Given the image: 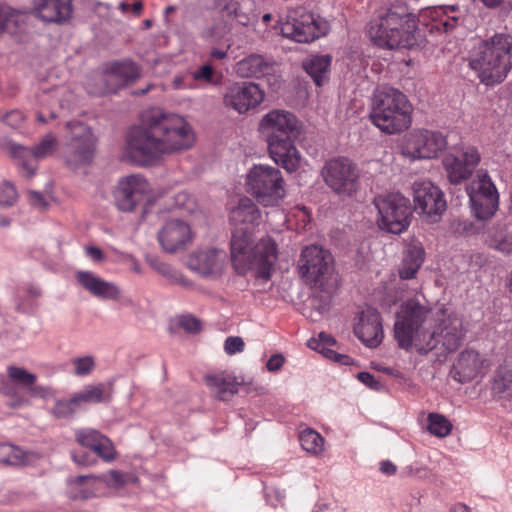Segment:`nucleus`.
Listing matches in <instances>:
<instances>
[{"instance_id": "obj_1", "label": "nucleus", "mask_w": 512, "mask_h": 512, "mask_svg": "<svg viewBox=\"0 0 512 512\" xmlns=\"http://www.w3.org/2000/svg\"><path fill=\"white\" fill-rule=\"evenodd\" d=\"M195 137L186 120L160 108L146 110L126 137V154L136 164L150 165L163 155L189 149Z\"/></svg>"}, {"instance_id": "obj_2", "label": "nucleus", "mask_w": 512, "mask_h": 512, "mask_svg": "<svg viewBox=\"0 0 512 512\" xmlns=\"http://www.w3.org/2000/svg\"><path fill=\"white\" fill-rule=\"evenodd\" d=\"M258 130L266 139L272 160L287 172H295L301 163V155L295 147L301 133L297 117L289 111L274 109L262 117Z\"/></svg>"}, {"instance_id": "obj_3", "label": "nucleus", "mask_w": 512, "mask_h": 512, "mask_svg": "<svg viewBox=\"0 0 512 512\" xmlns=\"http://www.w3.org/2000/svg\"><path fill=\"white\" fill-rule=\"evenodd\" d=\"M230 255L239 275L255 269L256 277L269 280L278 256L277 245L269 237L254 244L252 227L241 226L232 232Z\"/></svg>"}, {"instance_id": "obj_4", "label": "nucleus", "mask_w": 512, "mask_h": 512, "mask_svg": "<svg viewBox=\"0 0 512 512\" xmlns=\"http://www.w3.org/2000/svg\"><path fill=\"white\" fill-rule=\"evenodd\" d=\"M431 309L416 299L404 301L396 313L394 338L398 347L409 351L413 347L420 354H427L439 345L436 331L427 328Z\"/></svg>"}, {"instance_id": "obj_5", "label": "nucleus", "mask_w": 512, "mask_h": 512, "mask_svg": "<svg viewBox=\"0 0 512 512\" xmlns=\"http://www.w3.org/2000/svg\"><path fill=\"white\" fill-rule=\"evenodd\" d=\"M468 60L481 83L487 86L501 83L512 68V35L497 33L482 41Z\"/></svg>"}, {"instance_id": "obj_6", "label": "nucleus", "mask_w": 512, "mask_h": 512, "mask_svg": "<svg viewBox=\"0 0 512 512\" xmlns=\"http://www.w3.org/2000/svg\"><path fill=\"white\" fill-rule=\"evenodd\" d=\"M416 32L417 18L403 3L391 5L368 30L376 45L388 49L412 48L417 44Z\"/></svg>"}, {"instance_id": "obj_7", "label": "nucleus", "mask_w": 512, "mask_h": 512, "mask_svg": "<svg viewBox=\"0 0 512 512\" xmlns=\"http://www.w3.org/2000/svg\"><path fill=\"white\" fill-rule=\"evenodd\" d=\"M411 106L408 99L398 89L378 88L372 98L370 119L382 132L396 134L411 124Z\"/></svg>"}, {"instance_id": "obj_8", "label": "nucleus", "mask_w": 512, "mask_h": 512, "mask_svg": "<svg viewBox=\"0 0 512 512\" xmlns=\"http://www.w3.org/2000/svg\"><path fill=\"white\" fill-rule=\"evenodd\" d=\"M248 191L263 206H274L286 196L281 171L270 165H254L246 177Z\"/></svg>"}, {"instance_id": "obj_9", "label": "nucleus", "mask_w": 512, "mask_h": 512, "mask_svg": "<svg viewBox=\"0 0 512 512\" xmlns=\"http://www.w3.org/2000/svg\"><path fill=\"white\" fill-rule=\"evenodd\" d=\"M378 211L377 224L381 230L401 234L410 225L412 207L408 198L400 193H389L375 197Z\"/></svg>"}, {"instance_id": "obj_10", "label": "nucleus", "mask_w": 512, "mask_h": 512, "mask_svg": "<svg viewBox=\"0 0 512 512\" xmlns=\"http://www.w3.org/2000/svg\"><path fill=\"white\" fill-rule=\"evenodd\" d=\"M297 269L306 285L323 288L334 271V258L329 250L321 246H306L300 253Z\"/></svg>"}, {"instance_id": "obj_11", "label": "nucleus", "mask_w": 512, "mask_h": 512, "mask_svg": "<svg viewBox=\"0 0 512 512\" xmlns=\"http://www.w3.org/2000/svg\"><path fill=\"white\" fill-rule=\"evenodd\" d=\"M71 137L63 147L65 164L71 169L90 165L96 152L97 139L91 128L80 122H68Z\"/></svg>"}, {"instance_id": "obj_12", "label": "nucleus", "mask_w": 512, "mask_h": 512, "mask_svg": "<svg viewBox=\"0 0 512 512\" xmlns=\"http://www.w3.org/2000/svg\"><path fill=\"white\" fill-rule=\"evenodd\" d=\"M471 209L476 218H491L498 209L499 194L488 173L477 170L475 178L466 187Z\"/></svg>"}, {"instance_id": "obj_13", "label": "nucleus", "mask_w": 512, "mask_h": 512, "mask_svg": "<svg viewBox=\"0 0 512 512\" xmlns=\"http://www.w3.org/2000/svg\"><path fill=\"white\" fill-rule=\"evenodd\" d=\"M326 185L336 194L351 196L358 188L359 173L356 165L348 158H333L321 170Z\"/></svg>"}, {"instance_id": "obj_14", "label": "nucleus", "mask_w": 512, "mask_h": 512, "mask_svg": "<svg viewBox=\"0 0 512 512\" xmlns=\"http://www.w3.org/2000/svg\"><path fill=\"white\" fill-rule=\"evenodd\" d=\"M446 146V138L440 132L415 130L405 137L402 154L412 160L432 159L437 157Z\"/></svg>"}, {"instance_id": "obj_15", "label": "nucleus", "mask_w": 512, "mask_h": 512, "mask_svg": "<svg viewBox=\"0 0 512 512\" xmlns=\"http://www.w3.org/2000/svg\"><path fill=\"white\" fill-rule=\"evenodd\" d=\"M280 32L298 43H309L325 34L314 15L302 8L291 11L285 22L280 23Z\"/></svg>"}, {"instance_id": "obj_16", "label": "nucleus", "mask_w": 512, "mask_h": 512, "mask_svg": "<svg viewBox=\"0 0 512 512\" xmlns=\"http://www.w3.org/2000/svg\"><path fill=\"white\" fill-rule=\"evenodd\" d=\"M57 146L58 140L56 136L52 133H47L33 148H28L15 142H8L7 150L13 158L18 159L19 165L25 171V176L31 178L37 169V165L34 162L52 155Z\"/></svg>"}, {"instance_id": "obj_17", "label": "nucleus", "mask_w": 512, "mask_h": 512, "mask_svg": "<svg viewBox=\"0 0 512 512\" xmlns=\"http://www.w3.org/2000/svg\"><path fill=\"white\" fill-rule=\"evenodd\" d=\"M157 240L162 250L169 254L182 252L192 243L190 225L180 218H168L157 232Z\"/></svg>"}, {"instance_id": "obj_18", "label": "nucleus", "mask_w": 512, "mask_h": 512, "mask_svg": "<svg viewBox=\"0 0 512 512\" xmlns=\"http://www.w3.org/2000/svg\"><path fill=\"white\" fill-rule=\"evenodd\" d=\"M414 202L415 210L430 222H437L447 206L443 192L428 181L415 184Z\"/></svg>"}, {"instance_id": "obj_19", "label": "nucleus", "mask_w": 512, "mask_h": 512, "mask_svg": "<svg viewBox=\"0 0 512 512\" xmlns=\"http://www.w3.org/2000/svg\"><path fill=\"white\" fill-rule=\"evenodd\" d=\"M264 99V92L253 82H236L227 87L223 103L238 113H245L258 106Z\"/></svg>"}, {"instance_id": "obj_20", "label": "nucleus", "mask_w": 512, "mask_h": 512, "mask_svg": "<svg viewBox=\"0 0 512 512\" xmlns=\"http://www.w3.org/2000/svg\"><path fill=\"white\" fill-rule=\"evenodd\" d=\"M481 157L474 147H467L458 155L448 154L443 159V166L451 184H460L467 180L480 163Z\"/></svg>"}, {"instance_id": "obj_21", "label": "nucleus", "mask_w": 512, "mask_h": 512, "mask_svg": "<svg viewBox=\"0 0 512 512\" xmlns=\"http://www.w3.org/2000/svg\"><path fill=\"white\" fill-rule=\"evenodd\" d=\"M149 186L140 175H130L118 182L114 192L115 204L119 210L131 212L143 200Z\"/></svg>"}, {"instance_id": "obj_22", "label": "nucleus", "mask_w": 512, "mask_h": 512, "mask_svg": "<svg viewBox=\"0 0 512 512\" xmlns=\"http://www.w3.org/2000/svg\"><path fill=\"white\" fill-rule=\"evenodd\" d=\"M226 260L224 250L205 248L191 253L187 260L188 267L202 276L219 274Z\"/></svg>"}, {"instance_id": "obj_23", "label": "nucleus", "mask_w": 512, "mask_h": 512, "mask_svg": "<svg viewBox=\"0 0 512 512\" xmlns=\"http://www.w3.org/2000/svg\"><path fill=\"white\" fill-rule=\"evenodd\" d=\"M33 14L47 23H67L73 13V0H32Z\"/></svg>"}, {"instance_id": "obj_24", "label": "nucleus", "mask_w": 512, "mask_h": 512, "mask_svg": "<svg viewBox=\"0 0 512 512\" xmlns=\"http://www.w3.org/2000/svg\"><path fill=\"white\" fill-rule=\"evenodd\" d=\"M355 335L368 347H377L383 339L382 321L379 312L367 307L354 326Z\"/></svg>"}, {"instance_id": "obj_25", "label": "nucleus", "mask_w": 512, "mask_h": 512, "mask_svg": "<svg viewBox=\"0 0 512 512\" xmlns=\"http://www.w3.org/2000/svg\"><path fill=\"white\" fill-rule=\"evenodd\" d=\"M488 368V363L477 351L467 349L462 351L457 361L453 364L451 375L461 383L471 381L483 374Z\"/></svg>"}, {"instance_id": "obj_26", "label": "nucleus", "mask_w": 512, "mask_h": 512, "mask_svg": "<svg viewBox=\"0 0 512 512\" xmlns=\"http://www.w3.org/2000/svg\"><path fill=\"white\" fill-rule=\"evenodd\" d=\"M440 319L436 331V339L441 343L444 351L451 353L456 351L462 344L465 336L462 320L455 314H448Z\"/></svg>"}, {"instance_id": "obj_27", "label": "nucleus", "mask_w": 512, "mask_h": 512, "mask_svg": "<svg viewBox=\"0 0 512 512\" xmlns=\"http://www.w3.org/2000/svg\"><path fill=\"white\" fill-rule=\"evenodd\" d=\"M75 278L79 285L97 298L115 301L120 299L121 290L116 284L105 281L90 271L79 270L75 273Z\"/></svg>"}, {"instance_id": "obj_28", "label": "nucleus", "mask_w": 512, "mask_h": 512, "mask_svg": "<svg viewBox=\"0 0 512 512\" xmlns=\"http://www.w3.org/2000/svg\"><path fill=\"white\" fill-rule=\"evenodd\" d=\"M75 437L81 446L89 448L104 461H112L117 457L110 439L95 429H79L75 432Z\"/></svg>"}, {"instance_id": "obj_29", "label": "nucleus", "mask_w": 512, "mask_h": 512, "mask_svg": "<svg viewBox=\"0 0 512 512\" xmlns=\"http://www.w3.org/2000/svg\"><path fill=\"white\" fill-rule=\"evenodd\" d=\"M274 61L271 57L251 54L236 64V72L243 78H259L273 72Z\"/></svg>"}, {"instance_id": "obj_30", "label": "nucleus", "mask_w": 512, "mask_h": 512, "mask_svg": "<svg viewBox=\"0 0 512 512\" xmlns=\"http://www.w3.org/2000/svg\"><path fill=\"white\" fill-rule=\"evenodd\" d=\"M140 77V70L132 61L115 62L106 73V81L121 88L134 83Z\"/></svg>"}, {"instance_id": "obj_31", "label": "nucleus", "mask_w": 512, "mask_h": 512, "mask_svg": "<svg viewBox=\"0 0 512 512\" xmlns=\"http://www.w3.org/2000/svg\"><path fill=\"white\" fill-rule=\"evenodd\" d=\"M204 379L214 396L221 401L229 400L238 392L239 383L229 373L222 372L215 375H206Z\"/></svg>"}, {"instance_id": "obj_32", "label": "nucleus", "mask_w": 512, "mask_h": 512, "mask_svg": "<svg viewBox=\"0 0 512 512\" xmlns=\"http://www.w3.org/2000/svg\"><path fill=\"white\" fill-rule=\"evenodd\" d=\"M425 252L422 245L413 242L404 251V257L399 268L401 279H412L424 262Z\"/></svg>"}, {"instance_id": "obj_33", "label": "nucleus", "mask_w": 512, "mask_h": 512, "mask_svg": "<svg viewBox=\"0 0 512 512\" xmlns=\"http://www.w3.org/2000/svg\"><path fill=\"white\" fill-rule=\"evenodd\" d=\"M331 59L330 55H311L303 61V69L317 86H322L328 80Z\"/></svg>"}, {"instance_id": "obj_34", "label": "nucleus", "mask_w": 512, "mask_h": 512, "mask_svg": "<svg viewBox=\"0 0 512 512\" xmlns=\"http://www.w3.org/2000/svg\"><path fill=\"white\" fill-rule=\"evenodd\" d=\"M434 15L439 18L435 27L446 33L452 32L463 23L464 11L458 5H443L434 8Z\"/></svg>"}, {"instance_id": "obj_35", "label": "nucleus", "mask_w": 512, "mask_h": 512, "mask_svg": "<svg viewBox=\"0 0 512 512\" xmlns=\"http://www.w3.org/2000/svg\"><path fill=\"white\" fill-rule=\"evenodd\" d=\"M492 392L500 398L512 399V360H506L496 370Z\"/></svg>"}, {"instance_id": "obj_36", "label": "nucleus", "mask_w": 512, "mask_h": 512, "mask_svg": "<svg viewBox=\"0 0 512 512\" xmlns=\"http://www.w3.org/2000/svg\"><path fill=\"white\" fill-rule=\"evenodd\" d=\"M260 217L256 205L249 198H241L238 205L230 212V221L235 224L249 226L254 224Z\"/></svg>"}, {"instance_id": "obj_37", "label": "nucleus", "mask_w": 512, "mask_h": 512, "mask_svg": "<svg viewBox=\"0 0 512 512\" xmlns=\"http://www.w3.org/2000/svg\"><path fill=\"white\" fill-rule=\"evenodd\" d=\"M96 480L95 475L77 476L68 479V495L73 500H86L94 496V488L90 482Z\"/></svg>"}, {"instance_id": "obj_38", "label": "nucleus", "mask_w": 512, "mask_h": 512, "mask_svg": "<svg viewBox=\"0 0 512 512\" xmlns=\"http://www.w3.org/2000/svg\"><path fill=\"white\" fill-rule=\"evenodd\" d=\"M26 15L9 6H0V34H15L24 24Z\"/></svg>"}, {"instance_id": "obj_39", "label": "nucleus", "mask_w": 512, "mask_h": 512, "mask_svg": "<svg viewBox=\"0 0 512 512\" xmlns=\"http://www.w3.org/2000/svg\"><path fill=\"white\" fill-rule=\"evenodd\" d=\"M79 407L85 403H104L112 398V388L106 390L104 384L89 385L82 391L74 394Z\"/></svg>"}, {"instance_id": "obj_40", "label": "nucleus", "mask_w": 512, "mask_h": 512, "mask_svg": "<svg viewBox=\"0 0 512 512\" xmlns=\"http://www.w3.org/2000/svg\"><path fill=\"white\" fill-rule=\"evenodd\" d=\"M299 441L304 450L312 454H319L323 451L324 440L315 430L306 428L299 434Z\"/></svg>"}, {"instance_id": "obj_41", "label": "nucleus", "mask_w": 512, "mask_h": 512, "mask_svg": "<svg viewBox=\"0 0 512 512\" xmlns=\"http://www.w3.org/2000/svg\"><path fill=\"white\" fill-rule=\"evenodd\" d=\"M427 429L431 434L443 438L450 434L452 424L445 416L438 413H430L428 415Z\"/></svg>"}, {"instance_id": "obj_42", "label": "nucleus", "mask_w": 512, "mask_h": 512, "mask_svg": "<svg viewBox=\"0 0 512 512\" xmlns=\"http://www.w3.org/2000/svg\"><path fill=\"white\" fill-rule=\"evenodd\" d=\"M25 461V454L18 447L0 443V464L19 466Z\"/></svg>"}, {"instance_id": "obj_43", "label": "nucleus", "mask_w": 512, "mask_h": 512, "mask_svg": "<svg viewBox=\"0 0 512 512\" xmlns=\"http://www.w3.org/2000/svg\"><path fill=\"white\" fill-rule=\"evenodd\" d=\"M80 409L74 395L70 399H59L51 409V414L58 419H69L74 417Z\"/></svg>"}, {"instance_id": "obj_44", "label": "nucleus", "mask_w": 512, "mask_h": 512, "mask_svg": "<svg viewBox=\"0 0 512 512\" xmlns=\"http://www.w3.org/2000/svg\"><path fill=\"white\" fill-rule=\"evenodd\" d=\"M7 375L12 382L26 389L35 384L37 380L36 374L14 365L7 367Z\"/></svg>"}, {"instance_id": "obj_45", "label": "nucleus", "mask_w": 512, "mask_h": 512, "mask_svg": "<svg viewBox=\"0 0 512 512\" xmlns=\"http://www.w3.org/2000/svg\"><path fill=\"white\" fill-rule=\"evenodd\" d=\"M490 246L502 253L512 255V232L505 229L496 230L491 236Z\"/></svg>"}, {"instance_id": "obj_46", "label": "nucleus", "mask_w": 512, "mask_h": 512, "mask_svg": "<svg viewBox=\"0 0 512 512\" xmlns=\"http://www.w3.org/2000/svg\"><path fill=\"white\" fill-rule=\"evenodd\" d=\"M174 206L188 214H193L198 210V204L195 198L185 191H181L174 195Z\"/></svg>"}, {"instance_id": "obj_47", "label": "nucleus", "mask_w": 512, "mask_h": 512, "mask_svg": "<svg viewBox=\"0 0 512 512\" xmlns=\"http://www.w3.org/2000/svg\"><path fill=\"white\" fill-rule=\"evenodd\" d=\"M96 480L105 483L108 487L119 489L126 484V475L120 471L111 470L100 476H96Z\"/></svg>"}, {"instance_id": "obj_48", "label": "nucleus", "mask_w": 512, "mask_h": 512, "mask_svg": "<svg viewBox=\"0 0 512 512\" xmlns=\"http://www.w3.org/2000/svg\"><path fill=\"white\" fill-rule=\"evenodd\" d=\"M18 199L16 188L10 182L0 184V206L11 207Z\"/></svg>"}, {"instance_id": "obj_49", "label": "nucleus", "mask_w": 512, "mask_h": 512, "mask_svg": "<svg viewBox=\"0 0 512 512\" xmlns=\"http://www.w3.org/2000/svg\"><path fill=\"white\" fill-rule=\"evenodd\" d=\"M72 364L74 366V373L77 376L88 375L93 371L95 367V361L92 356L74 358L72 360Z\"/></svg>"}, {"instance_id": "obj_50", "label": "nucleus", "mask_w": 512, "mask_h": 512, "mask_svg": "<svg viewBox=\"0 0 512 512\" xmlns=\"http://www.w3.org/2000/svg\"><path fill=\"white\" fill-rule=\"evenodd\" d=\"M177 323L187 333H198L202 328L201 321L192 315L180 316Z\"/></svg>"}, {"instance_id": "obj_51", "label": "nucleus", "mask_w": 512, "mask_h": 512, "mask_svg": "<svg viewBox=\"0 0 512 512\" xmlns=\"http://www.w3.org/2000/svg\"><path fill=\"white\" fill-rule=\"evenodd\" d=\"M335 344H336L335 338H333L331 335H329L325 332L319 333L318 339L313 338L308 341V346L311 349L316 350L318 352H320L322 347L329 348V346H333Z\"/></svg>"}, {"instance_id": "obj_52", "label": "nucleus", "mask_w": 512, "mask_h": 512, "mask_svg": "<svg viewBox=\"0 0 512 512\" xmlns=\"http://www.w3.org/2000/svg\"><path fill=\"white\" fill-rule=\"evenodd\" d=\"M245 343L239 336H230L225 340L224 349L229 355L240 353L244 350Z\"/></svg>"}, {"instance_id": "obj_53", "label": "nucleus", "mask_w": 512, "mask_h": 512, "mask_svg": "<svg viewBox=\"0 0 512 512\" xmlns=\"http://www.w3.org/2000/svg\"><path fill=\"white\" fill-rule=\"evenodd\" d=\"M240 3L236 0H214V8H218L220 12L224 13L228 17H232L238 9Z\"/></svg>"}, {"instance_id": "obj_54", "label": "nucleus", "mask_w": 512, "mask_h": 512, "mask_svg": "<svg viewBox=\"0 0 512 512\" xmlns=\"http://www.w3.org/2000/svg\"><path fill=\"white\" fill-rule=\"evenodd\" d=\"M320 353L323 354L326 358L342 365H349L352 362V359L348 355L337 353L330 348L322 347Z\"/></svg>"}, {"instance_id": "obj_55", "label": "nucleus", "mask_w": 512, "mask_h": 512, "mask_svg": "<svg viewBox=\"0 0 512 512\" xmlns=\"http://www.w3.org/2000/svg\"><path fill=\"white\" fill-rule=\"evenodd\" d=\"M213 75V67L210 64H205L193 73V78L195 80H204L208 83H213Z\"/></svg>"}, {"instance_id": "obj_56", "label": "nucleus", "mask_w": 512, "mask_h": 512, "mask_svg": "<svg viewBox=\"0 0 512 512\" xmlns=\"http://www.w3.org/2000/svg\"><path fill=\"white\" fill-rule=\"evenodd\" d=\"M3 121L9 126L17 128L23 123L24 115L21 111L12 110L3 116Z\"/></svg>"}, {"instance_id": "obj_57", "label": "nucleus", "mask_w": 512, "mask_h": 512, "mask_svg": "<svg viewBox=\"0 0 512 512\" xmlns=\"http://www.w3.org/2000/svg\"><path fill=\"white\" fill-rule=\"evenodd\" d=\"M28 196L32 206L41 210H45L48 207V202L42 193L34 190H29Z\"/></svg>"}, {"instance_id": "obj_58", "label": "nucleus", "mask_w": 512, "mask_h": 512, "mask_svg": "<svg viewBox=\"0 0 512 512\" xmlns=\"http://www.w3.org/2000/svg\"><path fill=\"white\" fill-rule=\"evenodd\" d=\"M357 378L372 389L378 390L381 387V383L369 372H359Z\"/></svg>"}, {"instance_id": "obj_59", "label": "nucleus", "mask_w": 512, "mask_h": 512, "mask_svg": "<svg viewBox=\"0 0 512 512\" xmlns=\"http://www.w3.org/2000/svg\"><path fill=\"white\" fill-rule=\"evenodd\" d=\"M284 357L282 354L272 355L266 363V367L271 372H276L281 369L284 364Z\"/></svg>"}, {"instance_id": "obj_60", "label": "nucleus", "mask_w": 512, "mask_h": 512, "mask_svg": "<svg viewBox=\"0 0 512 512\" xmlns=\"http://www.w3.org/2000/svg\"><path fill=\"white\" fill-rule=\"evenodd\" d=\"M85 253L95 263H101L105 260V255L100 248L96 246H88L85 248Z\"/></svg>"}, {"instance_id": "obj_61", "label": "nucleus", "mask_w": 512, "mask_h": 512, "mask_svg": "<svg viewBox=\"0 0 512 512\" xmlns=\"http://www.w3.org/2000/svg\"><path fill=\"white\" fill-rule=\"evenodd\" d=\"M232 17L240 25L248 26L250 24V15L242 9L241 3L238 5V9H236V13H234Z\"/></svg>"}, {"instance_id": "obj_62", "label": "nucleus", "mask_w": 512, "mask_h": 512, "mask_svg": "<svg viewBox=\"0 0 512 512\" xmlns=\"http://www.w3.org/2000/svg\"><path fill=\"white\" fill-rule=\"evenodd\" d=\"M27 390L30 392L31 396H34V397H45L50 392L48 388L43 387V386H38L35 384H32Z\"/></svg>"}, {"instance_id": "obj_63", "label": "nucleus", "mask_w": 512, "mask_h": 512, "mask_svg": "<svg viewBox=\"0 0 512 512\" xmlns=\"http://www.w3.org/2000/svg\"><path fill=\"white\" fill-rule=\"evenodd\" d=\"M396 466L389 460L380 463V471L387 475H394L396 473Z\"/></svg>"}, {"instance_id": "obj_64", "label": "nucleus", "mask_w": 512, "mask_h": 512, "mask_svg": "<svg viewBox=\"0 0 512 512\" xmlns=\"http://www.w3.org/2000/svg\"><path fill=\"white\" fill-rule=\"evenodd\" d=\"M72 459L73 461L78 464V465H81V466H88L90 465L92 462L89 460V457L87 454L83 453V454H76V453H73L72 454Z\"/></svg>"}]
</instances>
